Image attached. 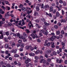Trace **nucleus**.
I'll return each mask as SVG.
<instances>
[{
	"label": "nucleus",
	"mask_w": 67,
	"mask_h": 67,
	"mask_svg": "<svg viewBox=\"0 0 67 67\" xmlns=\"http://www.w3.org/2000/svg\"><path fill=\"white\" fill-rule=\"evenodd\" d=\"M51 61V59L50 58H48L47 59V61L48 62H50Z\"/></svg>",
	"instance_id": "nucleus-35"
},
{
	"label": "nucleus",
	"mask_w": 67,
	"mask_h": 67,
	"mask_svg": "<svg viewBox=\"0 0 67 67\" xmlns=\"http://www.w3.org/2000/svg\"><path fill=\"white\" fill-rule=\"evenodd\" d=\"M53 54L54 55H56V52L55 51H54L53 52Z\"/></svg>",
	"instance_id": "nucleus-56"
},
{
	"label": "nucleus",
	"mask_w": 67,
	"mask_h": 67,
	"mask_svg": "<svg viewBox=\"0 0 67 67\" xmlns=\"http://www.w3.org/2000/svg\"><path fill=\"white\" fill-rule=\"evenodd\" d=\"M50 40L51 41H52V42H53V41H54V39L53 38H52V37H51L50 38Z\"/></svg>",
	"instance_id": "nucleus-53"
},
{
	"label": "nucleus",
	"mask_w": 67,
	"mask_h": 67,
	"mask_svg": "<svg viewBox=\"0 0 67 67\" xmlns=\"http://www.w3.org/2000/svg\"><path fill=\"white\" fill-rule=\"evenodd\" d=\"M52 37L53 38V39H55L56 37V36H52Z\"/></svg>",
	"instance_id": "nucleus-59"
},
{
	"label": "nucleus",
	"mask_w": 67,
	"mask_h": 67,
	"mask_svg": "<svg viewBox=\"0 0 67 67\" xmlns=\"http://www.w3.org/2000/svg\"><path fill=\"white\" fill-rule=\"evenodd\" d=\"M0 34L1 35H4L5 34V32H3V31L1 30L0 31Z\"/></svg>",
	"instance_id": "nucleus-6"
},
{
	"label": "nucleus",
	"mask_w": 67,
	"mask_h": 67,
	"mask_svg": "<svg viewBox=\"0 0 67 67\" xmlns=\"http://www.w3.org/2000/svg\"><path fill=\"white\" fill-rule=\"evenodd\" d=\"M4 2L6 4H8L9 5H10V4H9V2L8 1H4Z\"/></svg>",
	"instance_id": "nucleus-14"
},
{
	"label": "nucleus",
	"mask_w": 67,
	"mask_h": 67,
	"mask_svg": "<svg viewBox=\"0 0 67 67\" xmlns=\"http://www.w3.org/2000/svg\"><path fill=\"white\" fill-rule=\"evenodd\" d=\"M28 37V38H29V39L30 40H31V41H32V37H31L29 36Z\"/></svg>",
	"instance_id": "nucleus-51"
},
{
	"label": "nucleus",
	"mask_w": 67,
	"mask_h": 67,
	"mask_svg": "<svg viewBox=\"0 0 67 67\" xmlns=\"http://www.w3.org/2000/svg\"><path fill=\"white\" fill-rule=\"evenodd\" d=\"M8 25L9 26H11L12 25V23H9L8 24Z\"/></svg>",
	"instance_id": "nucleus-45"
},
{
	"label": "nucleus",
	"mask_w": 67,
	"mask_h": 67,
	"mask_svg": "<svg viewBox=\"0 0 67 67\" xmlns=\"http://www.w3.org/2000/svg\"><path fill=\"white\" fill-rule=\"evenodd\" d=\"M25 31H26V33L28 34L30 32V31L29 30H28V29H26Z\"/></svg>",
	"instance_id": "nucleus-21"
},
{
	"label": "nucleus",
	"mask_w": 67,
	"mask_h": 67,
	"mask_svg": "<svg viewBox=\"0 0 67 67\" xmlns=\"http://www.w3.org/2000/svg\"><path fill=\"white\" fill-rule=\"evenodd\" d=\"M53 13H56V10H53L52 11Z\"/></svg>",
	"instance_id": "nucleus-50"
},
{
	"label": "nucleus",
	"mask_w": 67,
	"mask_h": 67,
	"mask_svg": "<svg viewBox=\"0 0 67 67\" xmlns=\"http://www.w3.org/2000/svg\"><path fill=\"white\" fill-rule=\"evenodd\" d=\"M61 33L62 34H65V32H64V30H62L61 31Z\"/></svg>",
	"instance_id": "nucleus-41"
},
{
	"label": "nucleus",
	"mask_w": 67,
	"mask_h": 67,
	"mask_svg": "<svg viewBox=\"0 0 67 67\" xmlns=\"http://www.w3.org/2000/svg\"><path fill=\"white\" fill-rule=\"evenodd\" d=\"M56 15L57 16H59V13L58 12H57L56 13Z\"/></svg>",
	"instance_id": "nucleus-23"
},
{
	"label": "nucleus",
	"mask_w": 67,
	"mask_h": 67,
	"mask_svg": "<svg viewBox=\"0 0 67 67\" xmlns=\"http://www.w3.org/2000/svg\"><path fill=\"white\" fill-rule=\"evenodd\" d=\"M40 62V63H43V64H46V61L44 60V59H42L41 60Z\"/></svg>",
	"instance_id": "nucleus-1"
},
{
	"label": "nucleus",
	"mask_w": 67,
	"mask_h": 67,
	"mask_svg": "<svg viewBox=\"0 0 67 67\" xmlns=\"http://www.w3.org/2000/svg\"><path fill=\"white\" fill-rule=\"evenodd\" d=\"M21 10L24 12V11H26V8H22L21 9Z\"/></svg>",
	"instance_id": "nucleus-25"
},
{
	"label": "nucleus",
	"mask_w": 67,
	"mask_h": 67,
	"mask_svg": "<svg viewBox=\"0 0 67 67\" xmlns=\"http://www.w3.org/2000/svg\"><path fill=\"white\" fill-rule=\"evenodd\" d=\"M59 37L60 38H62L63 37V35H60Z\"/></svg>",
	"instance_id": "nucleus-55"
},
{
	"label": "nucleus",
	"mask_w": 67,
	"mask_h": 67,
	"mask_svg": "<svg viewBox=\"0 0 67 67\" xmlns=\"http://www.w3.org/2000/svg\"><path fill=\"white\" fill-rule=\"evenodd\" d=\"M23 14H23V13H21V15L20 16V18L21 19H22L23 18V17H22V15H23Z\"/></svg>",
	"instance_id": "nucleus-49"
},
{
	"label": "nucleus",
	"mask_w": 67,
	"mask_h": 67,
	"mask_svg": "<svg viewBox=\"0 0 67 67\" xmlns=\"http://www.w3.org/2000/svg\"><path fill=\"white\" fill-rule=\"evenodd\" d=\"M8 47H9V45H8V44H6L5 46V48H7Z\"/></svg>",
	"instance_id": "nucleus-24"
},
{
	"label": "nucleus",
	"mask_w": 67,
	"mask_h": 67,
	"mask_svg": "<svg viewBox=\"0 0 67 67\" xmlns=\"http://www.w3.org/2000/svg\"><path fill=\"white\" fill-rule=\"evenodd\" d=\"M44 4H42L41 5V8H44Z\"/></svg>",
	"instance_id": "nucleus-61"
},
{
	"label": "nucleus",
	"mask_w": 67,
	"mask_h": 67,
	"mask_svg": "<svg viewBox=\"0 0 67 67\" xmlns=\"http://www.w3.org/2000/svg\"><path fill=\"white\" fill-rule=\"evenodd\" d=\"M39 35H40V36H43V34L41 33H40L39 34Z\"/></svg>",
	"instance_id": "nucleus-54"
},
{
	"label": "nucleus",
	"mask_w": 67,
	"mask_h": 67,
	"mask_svg": "<svg viewBox=\"0 0 67 67\" xmlns=\"http://www.w3.org/2000/svg\"><path fill=\"white\" fill-rule=\"evenodd\" d=\"M48 32H47V31H46L45 32V31H44V32H43V34H44V35H47L48 34Z\"/></svg>",
	"instance_id": "nucleus-9"
},
{
	"label": "nucleus",
	"mask_w": 67,
	"mask_h": 67,
	"mask_svg": "<svg viewBox=\"0 0 67 67\" xmlns=\"http://www.w3.org/2000/svg\"><path fill=\"white\" fill-rule=\"evenodd\" d=\"M12 46H14L15 45V43L14 42H12V44L11 45Z\"/></svg>",
	"instance_id": "nucleus-26"
},
{
	"label": "nucleus",
	"mask_w": 67,
	"mask_h": 67,
	"mask_svg": "<svg viewBox=\"0 0 67 67\" xmlns=\"http://www.w3.org/2000/svg\"><path fill=\"white\" fill-rule=\"evenodd\" d=\"M26 9L27 10V11H30V10H31V9L30 8H29V7H27Z\"/></svg>",
	"instance_id": "nucleus-31"
},
{
	"label": "nucleus",
	"mask_w": 67,
	"mask_h": 67,
	"mask_svg": "<svg viewBox=\"0 0 67 67\" xmlns=\"http://www.w3.org/2000/svg\"><path fill=\"white\" fill-rule=\"evenodd\" d=\"M55 2L57 5L58 6L59 5V2L57 1V0H55Z\"/></svg>",
	"instance_id": "nucleus-19"
},
{
	"label": "nucleus",
	"mask_w": 67,
	"mask_h": 67,
	"mask_svg": "<svg viewBox=\"0 0 67 67\" xmlns=\"http://www.w3.org/2000/svg\"><path fill=\"white\" fill-rule=\"evenodd\" d=\"M54 27L55 29H58V26L56 25H55L54 26Z\"/></svg>",
	"instance_id": "nucleus-47"
},
{
	"label": "nucleus",
	"mask_w": 67,
	"mask_h": 67,
	"mask_svg": "<svg viewBox=\"0 0 67 67\" xmlns=\"http://www.w3.org/2000/svg\"><path fill=\"white\" fill-rule=\"evenodd\" d=\"M30 47H31V46H27L25 48H26V49L28 50L29 49V48H30Z\"/></svg>",
	"instance_id": "nucleus-17"
},
{
	"label": "nucleus",
	"mask_w": 67,
	"mask_h": 67,
	"mask_svg": "<svg viewBox=\"0 0 67 67\" xmlns=\"http://www.w3.org/2000/svg\"><path fill=\"white\" fill-rule=\"evenodd\" d=\"M27 58V57L26 56L24 57H23V59H24V60H26Z\"/></svg>",
	"instance_id": "nucleus-44"
},
{
	"label": "nucleus",
	"mask_w": 67,
	"mask_h": 67,
	"mask_svg": "<svg viewBox=\"0 0 67 67\" xmlns=\"http://www.w3.org/2000/svg\"><path fill=\"white\" fill-rule=\"evenodd\" d=\"M11 15V14H9V12H7V13L6 14V15Z\"/></svg>",
	"instance_id": "nucleus-29"
},
{
	"label": "nucleus",
	"mask_w": 67,
	"mask_h": 67,
	"mask_svg": "<svg viewBox=\"0 0 67 67\" xmlns=\"http://www.w3.org/2000/svg\"><path fill=\"white\" fill-rule=\"evenodd\" d=\"M26 17H27V18H28L29 19H30V18H31V15H27Z\"/></svg>",
	"instance_id": "nucleus-34"
},
{
	"label": "nucleus",
	"mask_w": 67,
	"mask_h": 67,
	"mask_svg": "<svg viewBox=\"0 0 67 67\" xmlns=\"http://www.w3.org/2000/svg\"><path fill=\"white\" fill-rule=\"evenodd\" d=\"M8 51H6L5 52V54H8Z\"/></svg>",
	"instance_id": "nucleus-62"
},
{
	"label": "nucleus",
	"mask_w": 67,
	"mask_h": 67,
	"mask_svg": "<svg viewBox=\"0 0 67 67\" xmlns=\"http://www.w3.org/2000/svg\"><path fill=\"white\" fill-rule=\"evenodd\" d=\"M3 24V21H0V26H2V24Z\"/></svg>",
	"instance_id": "nucleus-32"
},
{
	"label": "nucleus",
	"mask_w": 67,
	"mask_h": 67,
	"mask_svg": "<svg viewBox=\"0 0 67 67\" xmlns=\"http://www.w3.org/2000/svg\"><path fill=\"white\" fill-rule=\"evenodd\" d=\"M51 47L52 48H54L55 47V45H51Z\"/></svg>",
	"instance_id": "nucleus-64"
},
{
	"label": "nucleus",
	"mask_w": 67,
	"mask_h": 67,
	"mask_svg": "<svg viewBox=\"0 0 67 67\" xmlns=\"http://www.w3.org/2000/svg\"><path fill=\"white\" fill-rule=\"evenodd\" d=\"M44 24L45 25H46V26H48L51 25V24L49 23H47L46 22H44Z\"/></svg>",
	"instance_id": "nucleus-7"
},
{
	"label": "nucleus",
	"mask_w": 67,
	"mask_h": 67,
	"mask_svg": "<svg viewBox=\"0 0 67 67\" xmlns=\"http://www.w3.org/2000/svg\"><path fill=\"white\" fill-rule=\"evenodd\" d=\"M49 8V6L48 5H46L44 6V9H46L47 8Z\"/></svg>",
	"instance_id": "nucleus-12"
},
{
	"label": "nucleus",
	"mask_w": 67,
	"mask_h": 67,
	"mask_svg": "<svg viewBox=\"0 0 67 67\" xmlns=\"http://www.w3.org/2000/svg\"><path fill=\"white\" fill-rule=\"evenodd\" d=\"M7 26H8V25H7V24H4V27H7Z\"/></svg>",
	"instance_id": "nucleus-58"
},
{
	"label": "nucleus",
	"mask_w": 67,
	"mask_h": 67,
	"mask_svg": "<svg viewBox=\"0 0 67 67\" xmlns=\"http://www.w3.org/2000/svg\"><path fill=\"white\" fill-rule=\"evenodd\" d=\"M40 20L42 22H44V23L45 22V19L43 17L40 19Z\"/></svg>",
	"instance_id": "nucleus-5"
},
{
	"label": "nucleus",
	"mask_w": 67,
	"mask_h": 67,
	"mask_svg": "<svg viewBox=\"0 0 67 67\" xmlns=\"http://www.w3.org/2000/svg\"><path fill=\"white\" fill-rule=\"evenodd\" d=\"M22 42V40H19L18 41V42L19 43H21Z\"/></svg>",
	"instance_id": "nucleus-40"
},
{
	"label": "nucleus",
	"mask_w": 67,
	"mask_h": 67,
	"mask_svg": "<svg viewBox=\"0 0 67 67\" xmlns=\"http://www.w3.org/2000/svg\"><path fill=\"white\" fill-rule=\"evenodd\" d=\"M58 25L59 26H62V24H61V23H58Z\"/></svg>",
	"instance_id": "nucleus-46"
},
{
	"label": "nucleus",
	"mask_w": 67,
	"mask_h": 67,
	"mask_svg": "<svg viewBox=\"0 0 67 67\" xmlns=\"http://www.w3.org/2000/svg\"><path fill=\"white\" fill-rule=\"evenodd\" d=\"M29 55L30 56H35V54L33 53H29Z\"/></svg>",
	"instance_id": "nucleus-11"
},
{
	"label": "nucleus",
	"mask_w": 67,
	"mask_h": 67,
	"mask_svg": "<svg viewBox=\"0 0 67 67\" xmlns=\"http://www.w3.org/2000/svg\"><path fill=\"white\" fill-rule=\"evenodd\" d=\"M5 12L4 11H3V10L2 11V12L1 13L2 14H3Z\"/></svg>",
	"instance_id": "nucleus-60"
},
{
	"label": "nucleus",
	"mask_w": 67,
	"mask_h": 67,
	"mask_svg": "<svg viewBox=\"0 0 67 67\" xmlns=\"http://www.w3.org/2000/svg\"><path fill=\"white\" fill-rule=\"evenodd\" d=\"M35 59L38 60L39 59V58L37 56H35Z\"/></svg>",
	"instance_id": "nucleus-28"
},
{
	"label": "nucleus",
	"mask_w": 67,
	"mask_h": 67,
	"mask_svg": "<svg viewBox=\"0 0 67 67\" xmlns=\"http://www.w3.org/2000/svg\"><path fill=\"white\" fill-rule=\"evenodd\" d=\"M28 12H27V14H30V13H32V10H31L30 11H28Z\"/></svg>",
	"instance_id": "nucleus-30"
},
{
	"label": "nucleus",
	"mask_w": 67,
	"mask_h": 67,
	"mask_svg": "<svg viewBox=\"0 0 67 67\" xmlns=\"http://www.w3.org/2000/svg\"><path fill=\"white\" fill-rule=\"evenodd\" d=\"M56 34L57 35H59V34H60V31H57Z\"/></svg>",
	"instance_id": "nucleus-20"
},
{
	"label": "nucleus",
	"mask_w": 67,
	"mask_h": 67,
	"mask_svg": "<svg viewBox=\"0 0 67 67\" xmlns=\"http://www.w3.org/2000/svg\"><path fill=\"white\" fill-rule=\"evenodd\" d=\"M31 61V59H30L28 58L27 60H26L25 62V64H27L29 62H30Z\"/></svg>",
	"instance_id": "nucleus-4"
},
{
	"label": "nucleus",
	"mask_w": 67,
	"mask_h": 67,
	"mask_svg": "<svg viewBox=\"0 0 67 67\" xmlns=\"http://www.w3.org/2000/svg\"><path fill=\"white\" fill-rule=\"evenodd\" d=\"M60 21L61 23H62V22L65 23L66 22V21L65 19H62L60 20Z\"/></svg>",
	"instance_id": "nucleus-8"
},
{
	"label": "nucleus",
	"mask_w": 67,
	"mask_h": 67,
	"mask_svg": "<svg viewBox=\"0 0 67 67\" xmlns=\"http://www.w3.org/2000/svg\"><path fill=\"white\" fill-rule=\"evenodd\" d=\"M62 14H63V15H64V14H65V13H64V10H62Z\"/></svg>",
	"instance_id": "nucleus-52"
},
{
	"label": "nucleus",
	"mask_w": 67,
	"mask_h": 67,
	"mask_svg": "<svg viewBox=\"0 0 67 67\" xmlns=\"http://www.w3.org/2000/svg\"><path fill=\"white\" fill-rule=\"evenodd\" d=\"M14 57H19V55L17 54H15L14 55Z\"/></svg>",
	"instance_id": "nucleus-27"
},
{
	"label": "nucleus",
	"mask_w": 67,
	"mask_h": 67,
	"mask_svg": "<svg viewBox=\"0 0 67 67\" xmlns=\"http://www.w3.org/2000/svg\"><path fill=\"white\" fill-rule=\"evenodd\" d=\"M36 26L37 27H38V29H40V28L41 27V26H39V25L37 24H36Z\"/></svg>",
	"instance_id": "nucleus-10"
},
{
	"label": "nucleus",
	"mask_w": 67,
	"mask_h": 67,
	"mask_svg": "<svg viewBox=\"0 0 67 67\" xmlns=\"http://www.w3.org/2000/svg\"><path fill=\"white\" fill-rule=\"evenodd\" d=\"M6 9H8V10H10V7H9L8 6H7L5 7Z\"/></svg>",
	"instance_id": "nucleus-15"
},
{
	"label": "nucleus",
	"mask_w": 67,
	"mask_h": 67,
	"mask_svg": "<svg viewBox=\"0 0 67 67\" xmlns=\"http://www.w3.org/2000/svg\"><path fill=\"white\" fill-rule=\"evenodd\" d=\"M62 45L63 46H65V43L64 42H62Z\"/></svg>",
	"instance_id": "nucleus-39"
},
{
	"label": "nucleus",
	"mask_w": 67,
	"mask_h": 67,
	"mask_svg": "<svg viewBox=\"0 0 67 67\" xmlns=\"http://www.w3.org/2000/svg\"><path fill=\"white\" fill-rule=\"evenodd\" d=\"M23 50V48H21L19 49V51H20V52H22Z\"/></svg>",
	"instance_id": "nucleus-48"
},
{
	"label": "nucleus",
	"mask_w": 67,
	"mask_h": 67,
	"mask_svg": "<svg viewBox=\"0 0 67 67\" xmlns=\"http://www.w3.org/2000/svg\"><path fill=\"white\" fill-rule=\"evenodd\" d=\"M0 64L1 65H6V64H7L5 63H3V61H1L0 62Z\"/></svg>",
	"instance_id": "nucleus-18"
},
{
	"label": "nucleus",
	"mask_w": 67,
	"mask_h": 67,
	"mask_svg": "<svg viewBox=\"0 0 67 67\" xmlns=\"http://www.w3.org/2000/svg\"><path fill=\"white\" fill-rule=\"evenodd\" d=\"M50 45L51 43H50V42H48L47 43V46H50Z\"/></svg>",
	"instance_id": "nucleus-42"
},
{
	"label": "nucleus",
	"mask_w": 67,
	"mask_h": 67,
	"mask_svg": "<svg viewBox=\"0 0 67 67\" xmlns=\"http://www.w3.org/2000/svg\"><path fill=\"white\" fill-rule=\"evenodd\" d=\"M31 36L34 39L36 37H37V35L36 34H35V35H34L33 34H31Z\"/></svg>",
	"instance_id": "nucleus-2"
},
{
	"label": "nucleus",
	"mask_w": 67,
	"mask_h": 67,
	"mask_svg": "<svg viewBox=\"0 0 67 67\" xmlns=\"http://www.w3.org/2000/svg\"><path fill=\"white\" fill-rule=\"evenodd\" d=\"M6 66L7 67H11V65H10V64H9V63H8L6 65Z\"/></svg>",
	"instance_id": "nucleus-38"
},
{
	"label": "nucleus",
	"mask_w": 67,
	"mask_h": 67,
	"mask_svg": "<svg viewBox=\"0 0 67 67\" xmlns=\"http://www.w3.org/2000/svg\"><path fill=\"white\" fill-rule=\"evenodd\" d=\"M30 48L31 51H33V49H34V48L33 47H32V46H31V47H30Z\"/></svg>",
	"instance_id": "nucleus-43"
},
{
	"label": "nucleus",
	"mask_w": 67,
	"mask_h": 67,
	"mask_svg": "<svg viewBox=\"0 0 67 67\" xmlns=\"http://www.w3.org/2000/svg\"><path fill=\"white\" fill-rule=\"evenodd\" d=\"M45 57H46V58H48V55L47 54L45 55Z\"/></svg>",
	"instance_id": "nucleus-63"
},
{
	"label": "nucleus",
	"mask_w": 67,
	"mask_h": 67,
	"mask_svg": "<svg viewBox=\"0 0 67 67\" xmlns=\"http://www.w3.org/2000/svg\"><path fill=\"white\" fill-rule=\"evenodd\" d=\"M1 35V36H0V38L2 39L3 37V35Z\"/></svg>",
	"instance_id": "nucleus-37"
},
{
	"label": "nucleus",
	"mask_w": 67,
	"mask_h": 67,
	"mask_svg": "<svg viewBox=\"0 0 67 67\" xmlns=\"http://www.w3.org/2000/svg\"><path fill=\"white\" fill-rule=\"evenodd\" d=\"M4 40L6 42H8V39L7 38H5Z\"/></svg>",
	"instance_id": "nucleus-57"
},
{
	"label": "nucleus",
	"mask_w": 67,
	"mask_h": 67,
	"mask_svg": "<svg viewBox=\"0 0 67 67\" xmlns=\"http://www.w3.org/2000/svg\"><path fill=\"white\" fill-rule=\"evenodd\" d=\"M38 14L37 12H36V11H35L34 12V16H36V15H38Z\"/></svg>",
	"instance_id": "nucleus-16"
},
{
	"label": "nucleus",
	"mask_w": 67,
	"mask_h": 67,
	"mask_svg": "<svg viewBox=\"0 0 67 67\" xmlns=\"http://www.w3.org/2000/svg\"><path fill=\"white\" fill-rule=\"evenodd\" d=\"M59 2L60 3V4H62L63 3V1H62V0H60Z\"/></svg>",
	"instance_id": "nucleus-33"
},
{
	"label": "nucleus",
	"mask_w": 67,
	"mask_h": 67,
	"mask_svg": "<svg viewBox=\"0 0 67 67\" xmlns=\"http://www.w3.org/2000/svg\"><path fill=\"white\" fill-rule=\"evenodd\" d=\"M36 9L37 11H40V8L38 6H36Z\"/></svg>",
	"instance_id": "nucleus-13"
},
{
	"label": "nucleus",
	"mask_w": 67,
	"mask_h": 67,
	"mask_svg": "<svg viewBox=\"0 0 67 67\" xmlns=\"http://www.w3.org/2000/svg\"><path fill=\"white\" fill-rule=\"evenodd\" d=\"M29 66H31V67H33V65L32 63H29L28 64H26V66L27 67H29Z\"/></svg>",
	"instance_id": "nucleus-3"
},
{
	"label": "nucleus",
	"mask_w": 67,
	"mask_h": 67,
	"mask_svg": "<svg viewBox=\"0 0 67 67\" xmlns=\"http://www.w3.org/2000/svg\"><path fill=\"white\" fill-rule=\"evenodd\" d=\"M53 8L52 6H51L50 8V11L51 12H52L53 11Z\"/></svg>",
	"instance_id": "nucleus-22"
},
{
	"label": "nucleus",
	"mask_w": 67,
	"mask_h": 67,
	"mask_svg": "<svg viewBox=\"0 0 67 67\" xmlns=\"http://www.w3.org/2000/svg\"><path fill=\"white\" fill-rule=\"evenodd\" d=\"M37 41L39 43H40V42H41V40H40V39H37Z\"/></svg>",
	"instance_id": "nucleus-36"
}]
</instances>
